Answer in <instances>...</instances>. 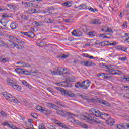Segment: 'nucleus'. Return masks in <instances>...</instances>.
Instances as JSON below:
<instances>
[{"instance_id":"052dcab7","label":"nucleus","mask_w":129,"mask_h":129,"mask_svg":"<svg viewBox=\"0 0 129 129\" xmlns=\"http://www.w3.org/2000/svg\"><path fill=\"white\" fill-rule=\"evenodd\" d=\"M31 116L33 117V118H37L38 117V115L36 114H31Z\"/></svg>"},{"instance_id":"8fccbe9b","label":"nucleus","mask_w":129,"mask_h":129,"mask_svg":"<svg viewBox=\"0 0 129 129\" xmlns=\"http://www.w3.org/2000/svg\"><path fill=\"white\" fill-rule=\"evenodd\" d=\"M3 125H7V126H11V125H12V123H9L8 122H5V123H3Z\"/></svg>"},{"instance_id":"a19ab883","label":"nucleus","mask_w":129,"mask_h":129,"mask_svg":"<svg viewBox=\"0 0 129 129\" xmlns=\"http://www.w3.org/2000/svg\"><path fill=\"white\" fill-rule=\"evenodd\" d=\"M15 39L17 40V43H18V44H25V42L22 41V40L18 39L17 38H15Z\"/></svg>"},{"instance_id":"c756f323","label":"nucleus","mask_w":129,"mask_h":129,"mask_svg":"<svg viewBox=\"0 0 129 129\" xmlns=\"http://www.w3.org/2000/svg\"><path fill=\"white\" fill-rule=\"evenodd\" d=\"M75 87H76V88H82V83H81L79 82H77L75 84Z\"/></svg>"},{"instance_id":"f257e3e1","label":"nucleus","mask_w":129,"mask_h":129,"mask_svg":"<svg viewBox=\"0 0 129 129\" xmlns=\"http://www.w3.org/2000/svg\"><path fill=\"white\" fill-rule=\"evenodd\" d=\"M82 119H83L84 120H85L87 122H89V123H90L91 122H95V123H97L98 124L99 123H101V121L96 119V118L94 117H91L90 115H88L87 116H81Z\"/></svg>"},{"instance_id":"f8f14e48","label":"nucleus","mask_w":129,"mask_h":129,"mask_svg":"<svg viewBox=\"0 0 129 129\" xmlns=\"http://www.w3.org/2000/svg\"><path fill=\"white\" fill-rule=\"evenodd\" d=\"M72 34L75 37H82V32L78 30H74L72 32Z\"/></svg>"},{"instance_id":"4c0bfd02","label":"nucleus","mask_w":129,"mask_h":129,"mask_svg":"<svg viewBox=\"0 0 129 129\" xmlns=\"http://www.w3.org/2000/svg\"><path fill=\"white\" fill-rule=\"evenodd\" d=\"M95 111H96V110L95 109H91L89 110V113L90 114H92V115H94L95 114Z\"/></svg>"},{"instance_id":"ddd939ff","label":"nucleus","mask_w":129,"mask_h":129,"mask_svg":"<svg viewBox=\"0 0 129 129\" xmlns=\"http://www.w3.org/2000/svg\"><path fill=\"white\" fill-rule=\"evenodd\" d=\"M65 71V69H63L62 68H58L57 69V73L59 75H62V74H66L67 73L64 72Z\"/></svg>"},{"instance_id":"412c9836","label":"nucleus","mask_w":129,"mask_h":129,"mask_svg":"<svg viewBox=\"0 0 129 129\" xmlns=\"http://www.w3.org/2000/svg\"><path fill=\"white\" fill-rule=\"evenodd\" d=\"M10 28L12 30H16L18 28V24H16V22H14L10 24Z\"/></svg>"},{"instance_id":"3c124183","label":"nucleus","mask_w":129,"mask_h":129,"mask_svg":"<svg viewBox=\"0 0 129 129\" xmlns=\"http://www.w3.org/2000/svg\"><path fill=\"white\" fill-rule=\"evenodd\" d=\"M3 45V46H4V47H8V45H7V44H6L5 43V42H4V41H3V40H0V45Z\"/></svg>"},{"instance_id":"2eb2a0df","label":"nucleus","mask_w":129,"mask_h":129,"mask_svg":"<svg viewBox=\"0 0 129 129\" xmlns=\"http://www.w3.org/2000/svg\"><path fill=\"white\" fill-rule=\"evenodd\" d=\"M116 71H115L112 69H108L107 70V72H109V73H110V74H112V75H118L119 74V73L116 72Z\"/></svg>"},{"instance_id":"aec40b11","label":"nucleus","mask_w":129,"mask_h":129,"mask_svg":"<svg viewBox=\"0 0 129 129\" xmlns=\"http://www.w3.org/2000/svg\"><path fill=\"white\" fill-rule=\"evenodd\" d=\"M90 23L94 25H100V24H101V22H100V19L93 20L90 22Z\"/></svg>"},{"instance_id":"4be33fe9","label":"nucleus","mask_w":129,"mask_h":129,"mask_svg":"<svg viewBox=\"0 0 129 129\" xmlns=\"http://www.w3.org/2000/svg\"><path fill=\"white\" fill-rule=\"evenodd\" d=\"M66 81L67 82H74V81H75V79L73 76H70L66 79Z\"/></svg>"},{"instance_id":"bf43d9fd","label":"nucleus","mask_w":129,"mask_h":129,"mask_svg":"<svg viewBox=\"0 0 129 129\" xmlns=\"http://www.w3.org/2000/svg\"><path fill=\"white\" fill-rule=\"evenodd\" d=\"M23 74H25L26 75H30V72L28 71H23Z\"/></svg>"},{"instance_id":"f03ea898","label":"nucleus","mask_w":129,"mask_h":129,"mask_svg":"<svg viewBox=\"0 0 129 129\" xmlns=\"http://www.w3.org/2000/svg\"><path fill=\"white\" fill-rule=\"evenodd\" d=\"M54 88H55V89H56V90H58V91H60L62 95H63L64 96H69L70 97H73V96H74V93H72L71 91L63 90V88H61L59 87H54Z\"/></svg>"},{"instance_id":"cd10ccee","label":"nucleus","mask_w":129,"mask_h":129,"mask_svg":"<svg viewBox=\"0 0 129 129\" xmlns=\"http://www.w3.org/2000/svg\"><path fill=\"white\" fill-rule=\"evenodd\" d=\"M22 84H23V85H25V86H26V87H28V88H29V89H31L32 88V86L29 84L28 82H27V81H23Z\"/></svg>"},{"instance_id":"393cba45","label":"nucleus","mask_w":129,"mask_h":129,"mask_svg":"<svg viewBox=\"0 0 129 129\" xmlns=\"http://www.w3.org/2000/svg\"><path fill=\"white\" fill-rule=\"evenodd\" d=\"M11 46H12L13 47L17 48V49H18V50H21V49H23V47H22L21 45H18V44H15L14 43H12Z\"/></svg>"},{"instance_id":"79ce46f5","label":"nucleus","mask_w":129,"mask_h":129,"mask_svg":"<svg viewBox=\"0 0 129 129\" xmlns=\"http://www.w3.org/2000/svg\"><path fill=\"white\" fill-rule=\"evenodd\" d=\"M127 59V57H126V56L119 58V60H120V61H126Z\"/></svg>"},{"instance_id":"13d9d810","label":"nucleus","mask_w":129,"mask_h":129,"mask_svg":"<svg viewBox=\"0 0 129 129\" xmlns=\"http://www.w3.org/2000/svg\"><path fill=\"white\" fill-rule=\"evenodd\" d=\"M9 17V14L7 13H4L2 15V18H8Z\"/></svg>"},{"instance_id":"e2e57ef3","label":"nucleus","mask_w":129,"mask_h":129,"mask_svg":"<svg viewBox=\"0 0 129 129\" xmlns=\"http://www.w3.org/2000/svg\"><path fill=\"white\" fill-rule=\"evenodd\" d=\"M8 6L9 8H10L11 10H12V9H14V8H15V5H8Z\"/></svg>"},{"instance_id":"b1692460","label":"nucleus","mask_w":129,"mask_h":129,"mask_svg":"<svg viewBox=\"0 0 129 129\" xmlns=\"http://www.w3.org/2000/svg\"><path fill=\"white\" fill-rule=\"evenodd\" d=\"M98 102H99V103L103 104L104 105H105L106 106H110V105L109 103L107 102V101H102L101 100H100L98 101Z\"/></svg>"},{"instance_id":"7c9ffc66","label":"nucleus","mask_w":129,"mask_h":129,"mask_svg":"<svg viewBox=\"0 0 129 129\" xmlns=\"http://www.w3.org/2000/svg\"><path fill=\"white\" fill-rule=\"evenodd\" d=\"M101 76H102V77H103V78H104V79H108V78H111V76H107V74H105V73H102V75H101Z\"/></svg>"},{"instance_id":"680f3d73","label":"nucleus","mask_w":129,"mask_h":129,"mask_svg":"<svg viewBox=\"0 0 129 129\" xmlns=\"http://www.w3.org/2000/svg\"><path fill=\"white\" fill-rule=\"evenodd\" d=\"M66 58H68V56L66 54H63L61 56V59H66Z\"/></svg>"},{"instance_id":"5fc2aeb1","label":"nucleus","mask_w":129,"mask_h":129,"mask_svg":"<svg viewBox=\"0 0 129 129\" xmlns=\"http://www.w3.org/2000/svg\"><path fill=\"white\" fill-rule=\"evenodd\" d=\"M127 49L126 47L121 46V51H123V52H126Z\"/></svg>"},{"instance_id":"7ed1b4c3","label":"nucleus","mask_w":129,"mask_h":129,"mask_svg":"<svg viewBox=\"0 0 129 129\" xmlns=\"http://www.w3.org/2000/svg\"><path fill=\"white\" fill-rule=\"evenodd\" d=\"M3 95L7 100L11 101V102H13L14 103H20V101L10 94H3Z\"/></svg>"},{"instance_id":"c85d7f7f","label":"nucleus","mask_w":129,"mask_h":129,"mask_svg":"<svg viewBox=\"0 0 129 129\" xmlns=\"http://www.w3.org/2000/svg\"><path fill=\"white\" fill-rule=\"evenodd\" d=\"M15 71L17 73H18L19 74H23L24 73V69L21 68L16 69Z\"/></svg>"},{"instance_id":"37998d69","label":"nucleus","mask_w":129,"mask_h":129,"mask_svg":"<svg viewBox=\"0 0 129 129\" xmlns=\"http://www.w3.org/2000/svg\"><path fill=\"white\" fill-rule=\"evenodd\" d=\"M34 6H35V4L31 2H28L27 7H29V8H32V7H34Z\"/></svg>"},{"instance_id":"a878e982","label":"nucleus","mask_w":129,"mask_h":129,"mask_svg":"<svg viewBox=\"0 0 129 129\" xmlns=\"http://www.w3.org/2000/svg\"><path fill=\"white\" fill-rule=\"evenodd\" d=\"M126 126V124H120L117 125V127L119 129H127Z\"/></svg>"},{"instance_id":"6e6d98bb","label":"nucleus","mask_w":129,"mask_h":129,"mask_svg":"<svg viewBox=\"0 0 129 129\" xmlns=\"http://www.w3.org/2000/svg\"><path fill=\"white\" fill-rule=\"evenodd\" d=\"M100 43H101L100 40H97L95 41V45H99V46H100Z\"/></svg>"},{"instance_id":"39448f33","label":"nucleus","mask_w":129,"mask_h":129,"mask_svg":"<svg viewBox=\"0 0 129 129\" xmlns=\"http://www.w3.org/2000/svg\"><path fill=\"white\" fill-rule=\"evenodd\" d=\"M36 109L37 110H39V111L42 112V113L46 115H48L52 113L49 109L45 108V107H42L41 106H37Z\"/></svg>"},{"instance_id":"864d4df0","label":"nucleus","mask_w":129,"mask_h":129,"mask_svg":"<svg viewBox=\"0 0 129 129\" xmlns=\"http://www.w3.org/2000/svg\"><path fill=\"white\" fill-rule=\"evenodd\" d=\"M106 32L109 33H111L112 34L113 33L112 29H111V28H107Z\"/></svg>"},{"instance_id":"4468645a","label":"nucleus","mask_w":129,"mask_h":129,"mask_svg":"<svg viewBox=\"0 0 129 129\" xmlns=\"http://www.w3.org/2000/svg\"><path fill=\"white\" fill-rule=\"evenodd\" d=\"M47 105L49 107H51V108H53V109H55V110H57V109L59 108V107L52 103H48Z\"/></svg>"},{"instance_id":"774afa93","label":"nucleus","mask_w":129,"mask_h":129,"mask_svg":"<svg viewBox=\"0 0 129 129\" xmlns=\"http://www.w3.org/2000/svg\"><path fill=\"white\" fill-rule=\"evenodd\" d=\"M64 22H66V23H72V21H70L69 19H65Z\"/></svg>"},{"instance_id":"1a4fd4ad","label":"nucleus","mask_w":129,"mask_h":129,"mask_svg":"<svg viewBox=\"0 0 129 129\" xmlns=\"http://www.w3.org/2000/svg\"><path fill=\"white\" fill-rule=\"evenodd\" d=\"M90 83H91V82L88 81H84L82 82V88L83 89H87V88L90 86Z\"/></svg>"},{"instance_id":"a211bd4d","label":"nucleus","mask_w":129,"mask_h":129,"mask_svg":"<svg viewBox=\"0 0 129 129\" xmlns=\"http://www.w3.org/2000/svg\"><path fill=\"white\" fill-rule=\"evenodd\" d=\"M79 10H87V5L85 4H83L76 7Z\"/></svg>"},{"instance_id":"338daca9","label":"nucleus","mask_w":129,"mask_h":129,"mask_svg":"<svg viewBox=\"0 0 129 129\" xmlns=\"http://www.w3.org/2000/svg\"><path fill=\"white\" fill-rule=\"evenodd\" d=\"M22 5H23L24 7H28V2H22Z\"/></svg>"},{"instance_id":"c03bdc74","label":"nucleus","mask_w":129,"mask_h":129,"mask_svg":"<svg viewBox=\"0 0 129 129\" xmlns=\"http://www.w3.org/2000/svg\"><path fill=\"white\" fill-rule=\"evenodd\" d=\"M107 27L106 26H104L102 29V32H104V33H106L107 31Z\"/></svg>"},{"instance_id":"72a5a7b5","label":"nucleus","mask_w":129,"mask_h":129,"mask_svg":"<svg viewBox=\"0 0 129 129\" xmlns=\"http://www.w3.org/2000/svg\"><path fill=\"white\" fill-rule=\"evenodd\" d=\"M29 12H33L32 13V14H35V13H40V10H37V9H30L29 10Z\"/></svg>"},{"instance_id":"f704fd0d","label":"nucleus","mask_w":129,"mask_h":129,"mask_svg":"<svg viewBox=\"0 0 129 129\" xmlns=\"http://www.w3.org/2000/svg\"><path fill=\"white\" fill-rule=\"evenodd\" d=\"M46 21L48 24H52V23H54L55 22V20L53 19H46Z\"/></svg>"},{"instance_id":"a18cd8bd","label":"nucleus","mask_w":129,"mask_h":129,"mask_svg":"<svg viewBox=\"0 0 129 129\" xmlns=\"http://www.w3.org/2000/svg\"><path fill=\"white\" fill-rule=\"evenodd\" d=\"M89 11H91L92 12L94 13V12H97V9H93L92 7H90L88 9Z\"/></svg>"},{"instance_id":"6e6552de","label":"nucleus","mask_w":129,"mask_h":129,"mask_svg":"<svg viewBox=\"0 0 129 129\" xmlns=\"http://www.w3.org/2000/svg\"><path fill=\"white\" fill-rule=\"evenodd\" d=\"M81 64L82 65H83V66H93L95 65V63H93V62L91 61H84L82 60L81 61Z\"/></svg>"},{"instance_id":"473e14b6","label":"nucleus","mask_w":129,"mask_h":129,"mask_svg":"<svg viewBox=\"0 0 129 129\" xmlns=\"http://www.w3.org/2000/svg\"><path fill=\"white\" fill-rule=\"evenodd\" d=\"M88 35L89 36H90V37H93V36H95L96 35V32H95V31H90L88 33Z\"/></svg>"},{"instance_id":"423d86ee","label":"nucleus","mask_w":129,"mask_h":129,"mask_svg":"<svg viewBox=\"0 0 129 129\" xmlns=\"http://www.w3.org/2000/svg\"><path fill=\"white\" fill-rule=\"evenodd\" d=\"M107 118H104V119H106V124L109 126H112L113 124L115 123L114 120L110 117V115L108 114Z\"/></svg>"},{"instance_id":"5701e85b","label":"nucleus","mask_w":129,"mask_h":129,"mask_svg":"<svg viewBox=\"0 0 129 129\" xmlns=\"http://www.w3.org/2000/svg\"><path fill=\"white\" fill-rule=\"evenodd\" d=\"M47 90L49 91V92H50V93H52V95L56 96L55 94H57V92L55 91V90L53 89L52 88H47Z\"/></svg>"},{"instance_id":"ea45409f","label":"nucleus","mask_w":129,"mask_h":129,"mask_svg":"<svg viewBox=\"0 0 129 129\" xmlns=\"http://www.w3.org/2000/svg\"><path fill=\"white\" fill-rule=\"evenodd\" d=\"M52 9L53 7H48L47 9L48 14H52Z\"/></svg>"},{"instance_id":"2f4dec72","label":"nucleus","mask_w":129,"mask_h":129,"mask_svg":"<svg viewBox=\"0 0 129 129\" xmlns=\"http://www.w3.org/2000/svg\"><path fill=\"white\" fill-rule=\"evenodd\" d=\"M37 46H39V47H44V46H46V42L41 41L39 43H37Z\"/></svg>"},{"instance_id":"dca6fc26","label":"nucleus","mask_w":129,"mask_h":129,"mask_svg":"<svg viewBox=\"0 0 129 129\" xmlns=\"http://www.w3.org/2000/svg\"><path fill=\"white\" fill-rule=\"evenodd\" d=\"M6 81L7 82V84L8 85H10V86H12V87L14 86L16 82L15 81H14L9 78L7 79Z\"/></svg>"},{"instance_id":"20e7f679","label":"nucleus","mask_w":129,"mask_h":129,"mask_svg":"<svg viewBox=\"0 0 129 129\" xmlns=\"http://www.w3.org/2000/svg\"><path fill=\"white\" fill-rule=\"evenodd\" d=\"M94 115L96 116V117H100V118H102V119H104V118H107L108 114L100 112L98 110H96Z\"/></svg>"},{"instance_id":"9b49d317","label":"nucleus","mask_w":129,"mask_h":129,"mask_svg":"<svg viewBox=\"0 0 129 129\" xmlns=\"http://www.w3.org/2000/svg\"><path fill=\"white\" fill-rule=\"evenodd\" d=\"M57 84L59 85V86H63V87L70 88V87H72V86H73L72 84H71L70 83H68L66 82V81L59 82V83H57Z\"/></svg>"},{"instance_id":"69168bd1","label":"nucleus","mask_w":129,"mask_h":129,"mask_svg":"<svg viewBox=\"0 0 129 129\" xmlns=\"http://www.w3.org/2000/svg\"><path fill=\"white\" fill-rule=\"evenodd\" d=\"M124 97H125V98L129 99V93H127L124 95Z\"/></svg>"},{"instance_id":"9d476101","label":"nucleus","mask_w":129,"mask_h":129,"mask_svg":"<svg viewBox=\"0 0 129 129\" xmlns=\"http://www.w3.org/2000/svg\"><path fill=\"white\" fill-rule=\"evenodd\" d=\"M21 34L23 35H24L25 36H27L29 38H31L32 39L35 38V34H34V32H21Z\"/></svg>"},{"instance_id":"4d7b16f0","label":"nucleus","mask_w":129,"mask_h":129,"mask_svg":"<svg viewBox=\"0 0 129 129\" xmlns=\"http://www.w3.org/2000/svg\"><path fill=\"white\" fill-rule=\"evenodd\" d=\"M1 115H2L3 116V117H6V116H7V114H6V113L4 111H2L1 112Z\"/></svg>"},{"instance_id":"6ab92c4d","label":"nucleus","mask_w":129,"mask_h":129,"mask_svg":"<svg viewBox=\"0 0 129 129\" xmlns=\"http://www.w3.org/2000/svg\"><path fill=\"white\" fill-rule=\"evenodd\" d=\"M14 89H16V90H18V91H20V90L22 89V87L18 85H17V82H15V84L13 85L12 87Z\"/></svg>"},{"instance_id":"09e8293b","label":"nucleus","mask_w":129,"mask_h":129,"mask_svg":"<svg viewBox=\"0 0 129 129\" xmlns=\"http://www.w3.org/2000/svg\"><path fill=\"white\" fill-rule=\"evenodd\" d=\"M21 18L23 20H28V17H27V15H21Z\"/></svg>"},{"instance_id":"49530a36","label":"nucleus","mask_w":129,"mask_h":129,"mask_svg":"<svg viewBox=\"0 0 129 129\" xmlns=\"http://www.w3.org/2000/svg\"><path fill=\"white\" fill-rule=\"evenodd\" d=\"M64 6H66V7H71V5H71V4L70 3V2H66L64 3Z\"/></svg>"},{"instance_id":"c9c22d12","label":"nucleus","mask_w":129,"mask_h":129,"mask_svg":"<svg viewBox=\"0 0 129 129\" xmlns=\"http://www.w3.org/2000/svg\"><path fill=\"white\" fill-rule=\"evenodd\" d=\"M100 47H104V46H108V44H106V41L101 42L100 43Z\"/></svg>"},{"instance_id":"0eeeda50","label":"nucleus","mask_w":129,"mask_h":129,"mask_svg":"<svg viewBox=\"0 0 129 129\" xmlns=\"http://www.w3.org/2000/svg\"><path fill=\"white\" fill-rule=\"evenodd\" d=\"M57 113L58 114H59V115H61V116H65V115H68L69 116H70V117H72V118H73L75 116L74 114L72 113H69L67 111H63L61 110H59L57 112Z\"/></svg>"},{"instance_id":"de8ad7c7","label":"nucleus","mask_w":129,"mask_h":129,"mask_svg":"<svg viewBox=\"0 0 129 129\" xmlns=\"http://www.w3.org/2000/svg\"><path fill=\"white\" fill-rule=\"evenodd\" d=\"M39 128L45 129V125H44V124H39Z\"/></svg>"},{"instance_id":"603ef678","label":"nucleus","mask_w":129,"mask_h":129,"mask_svg":"<svg viewBox=\"0 0 129 129\" xmlns=\"http://www.w3.org/2000/svg\"><path fill=\"white\" fill-rule=\"evenodd\" d=\"M81 126H82V127H83V128H88V126H87V125H86L85 124L81 123Z\"/></svg>"},{"instance_id":"58836bf2","label":"nucleus","mask_w":129,"mask_h":129,"mask_svg":"<svg viewBox=\"0 0 129 129\" xmlns=\"http://www.w3.org/2000/svg\"><path fill=\"white\" fill-rule=\"evenodd\" d=\"M71 122H72L73 123H74L75 124H79V121L74 119H72L71 120Z\"/></svg>"},{"instance_id":"e433bc0d","label":"nucleus","mask_w":129,"mask_h":129,"mask_svg":"<svg viewBox=\"0 0 129 129\" xmlns=\"http://www.w3.org/2000/svg\"><path fill=\"white\" fill-rule=\"evenodd\" d=\"M21 102H22V103L24 104V105H27V104H29V102H28V101H27V100H26L25 99H22L21 100Z\"/></svg>"},{"instance_id":"f3484780","label":"nucleus","mask_w":129,"mask_h":129,"mask_svg":"<svg viewBox=\"0 0 129 129\" xmlns=\"http://www.w3.org/2000/svg\"><path fill=\"white\" fill-rule=\"evenodd\" d=\"M20 64V67H30L31 65H29V63L24 62L23 61H19L18 62H17V64Z\"/></svg>"},{"instance_id":"0e129e2a","label":"nucleus","mask_w":129,"mask_h":129,"mask_svg":"<svg viewBox=\"0 0 129 129\" xmlns=\"http://www.w3.org/2000/svg\"><path fill=\"white\" fill-rule=\"evenodd\" d=\"M127 24V22H125L122 25V26L124 28H127V25H126Z\"/></svg>"},{"instance_id":"bb28decb","label":"nucleus","mask_w":129,"mask_h":129,"mask_svg":"<svg viewBox=\"0 0 129 129\" xmlns=\"http://www.w3.org/2000/svg\"><path fill=\"white\" fill-rule=\"evenodd\" d=\"M56 124L57 125L60 126V127H62V128L68 129V127L66 124H63L62 123H56Z\"/></svg>"}]
</instances>
